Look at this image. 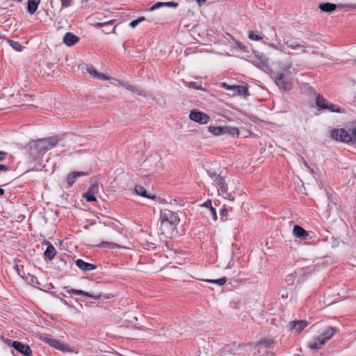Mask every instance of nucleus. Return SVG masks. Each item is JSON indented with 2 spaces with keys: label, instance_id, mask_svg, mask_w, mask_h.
Returning <instances> with one entry per match:
<instances>
[{
  "label": "nucleus",
  "instance_id": "obj_1",
  "mask_svg": "<svg viewBox=\"0 0 356 356\" xmlns=\"http://www.w3.org/2000/svg\"><path fill=\"white\" fill-rule=\"evenodd\" d=\"M60 140V138L57 136L33 140L29 144V152L33 157L38 158L55 147Z\"/></svg>",
  "mask_w": 356,
  "mask_h": 356
},
{
  "label": "nucleus",
  "instance_id": "obj_2",
  "mask_svg": "<svg viewBox=\"0 0 356 356\" xmlns=\"http://www.w3.org/2000/svg\"><path fill=\"white\" fill-rule=\"evenodd\" d=\"M291 65H283L278 70L273 72V77L278 88L289 91L292 88L293 72Z\"/></svg>",
  "mask_w": 356,
  "mask_h": 356
},
{
  "label": "nucleus",
  "instance_id": "obj_3",
  "mask_svg": "<svg viewBox=\"0 0 356 356\" xmlns=\"http://www.w3.org/2000/svg\"><path fill=\"white\" fill-rule=\"evenodd\" d=\"M178 6V3L174 1L169 2H156L153 6H152L146 13V16L140 17L137 19L138 23L147 20L150 22H153L155 24H159L161 21L164 19V15L162 12L158 11L156 13H154L156 10H159L163 7H173L177 8Z\"/></svg>",
  "mask_w": 356,
  "mask_h": 356
},
{
  "label": "nucleus",
  "instance_id": "obj_4",
  "mask_svg": "<svg viewBox=\"0 0 356 356\" xmlns=\"http://www.w3.org/2000/svg\"><path fill=\"white\" fill-rule=\"evenodd\" d=\"M160 231L161 234H165L168 229H172L173 226L179 223V218L175 213L170 210L162 209L160 212Z\"/></svg>",
  "mask_w": 356,
  "mask_h": 356
},
{
  "label": "nucleus",
  "instance_id": "obj_5",
  "mask_svg": "<svg viewBox=\"0 0 356 356\" xmlns=\"http://www.w3.org/2000/svg\"><path fill=\"white\" fill-rule=\"evenodd\" d=\"M214 181L217 186L219 195L232 201L234 200V195L231 193H228V187L225 177L222 175L218 176L216 179H214Z\"/></svg>",
  "mask_w": 356,
  "mask_h": 356
},
{
  "label": "nucleus",
  "instance_id": "obj_6",
  "mask_svg": "<svg viewBox=\"0 0 356 356\" xmlns=\"http://www.w3.org/2000/svg\"><path fill=\"white\" fill-rule=\"evenodd\" d=\"M348 127L346 129H334L331 131V138L335 140L343 143H350L351 138L349 135Z\"/></svg>",
  "mask_w": 356,
  "mask_h": 356
},
{
  "label": "nucleus",
  "instance_id": "obj_7",
  "mask_svg": "<svg viewBox=\"0 0 356 356\" xmlns=\"http://www.w3.org/2000/svg\"><path fill=\"white\" fill-rule=\"evenodd\" d=\"M64 290L67 292L68 293H72L76 296H81L84 297H88L92 298L95 300H99L102 298V293L101 292H87L83 290H77V289H70L69 286L64 287Z\"/></svg>",
  "mask_w": 356,
  "mask_h": 356
},
{
  "label": "nucleus",
  "instance_id": "obj_8",
  "mask_svg": "<svg viewBox=\"0 0 356 356\" xmlns=\"http://www.w3.org/2000/svg\"><path fill=\"white\" fill-rule=\"evenodd\" d=\"M189 118L202 124H205L210 120V117L207 114L200 111H192L190 113Z\"/></svg>",
  "mask_w": 356,
  "mask_h": 356
},
{
  "label": "nucleus",
  "instance_id": "obj_9",
  "mask_svg": "<svg viewBox=\"0 0 356 356\" xmlns=\"http://www.w3.org/2000/svg\"><path fill=\"white\" fill-rule=\"evenodd\" d=\"M44 341L57 350L63 352H72V348L67 344L63 343L59 340L45 338Z\"/></svg>",
  "mask_w": 356,
  "mask_h": 356
},
{
  "label": "nucleus",
  "instance_id": "obj_10",
  "mask_svg": "<svg viewBox=\"0 0 356 356\" xmlns=\"http://www.w3.org/2000/svg\"><path fill=\"white\" fill-rule=\"evenodd\" d=\"M12 347L19 353L24 356H30L32 354V350L29 346L23 343L20 341H13Z\"/></svg>",
  "mask_w": 356,
  "mask_h": 356
},
{
  "label": "nucleus",
  "instance_id": "obj_11",
  "mask_svg": "<svg viewBox=\"0 0 356 356\" xmlns=\"http://www.w3.org/2000/svg\"><path fill=\"white\" fill-rule=\"evenodd\" d=\"M99 184L97 183L92 184L88 188V191L83 194V197L87 202H95L96 195L98 193Z\"/></svg>",
  "mask_w": 356,
  "mask_h": 356
},
{
  "label": "nucleus",
  "instance_id": "obj_12",
  "mask_svg": "<svg viewBox=\"0 0 356 356\" xmlns=\"http://www.w3.org/2000/svg\"><path fill=\"white\" fill-rule=\"evenodd\" d=\"M97 27H104L102 32L105 34H109L114 32L115 26L113 24L112 20L105 22H98L95 24Z\"/></svg>",
  "mask_w": 356,
  "mask_h": 356
},
{
  "label": "nucleus",
  "instance_id": "obj_13",
  "mask_svg": "<svg viewBox=\"0 0 356 356\" xmlns=\"http://www.w3.org/2000/svg\"><path fill=\"white\" fill-rule=\"evenodd\" d=\"M79 38L78 36L75 35L74 33L68 32L65 34L63 36V42L65 45L70 47L75 44Z\"/></svg>",
  "mask_w": 356,
  "mask_h": 356
},
{
  "label": "nucleus",
  "instance_id": "obj_14",
  "mask_svg": "<svg viewBox=\"0 0 356 356\" xmlns=\"http://www.w3.org/2000/svg\"><path fill=\"white\" fill-rule=\"evenodd\" d=\"M76 265L83 271H90L97 268V266L92 264L84 261L82 259L75 261Z\"/></svg>",
  "mask_w": 356,
  "mask_h": 356
},
{
  "label": "nucleus",
  "instance_id": "obj_15",
  "mask_svg": "<svg viewBox=\"0 0 356 356\" xmlns=\"http://www.w3.org/2000/svg\"><path fill=\"white\" fill-rule=\"evenodd\" d=\"M135 193L143 197H146L151 200H155L156 198V196L155 195H150L147 193L146 189L140 185H136L134 188Z\"/></svg>",
  "mask_w": 356,
  "mask_h": 356
},
{
  "label": "nucleus",
  "instance_id": "obj_16",
  "mask_svg": "<svg viewBox=\"0 0 356 356\" xmlns=\"http://www.w3.org/2000/svg\"><path fill=\"white\" fill-rule=\"evenodd\" d=\"M308 325L306 321H294L290 323L291 329L295 330L298 332H300Z\"/></svg>",
  "mask_w": 356,
  "mask_h": 356
},
{
  "label": "nucleus",
  "instance_id": "obj_17",
  "mask_svg": "<svg viewBox=\"0 0 356 356\" xmlns=\"http://www.w3.org/2000/svg\"><path fill=\"white\" fill-rule=\"evenodd\" d=\"M325 342L326 341L322 338V337L319 335L308 343V347L312 350L318 349L325 343Z\"/></svg>",
  "mask_w": 356,
  "mask_h": 356
},
{
  "label": "nucleus",
  "instance_id": "obj_18",
  "mask_svg": "<svg viewBox=\"0 0 356 356\" xmlns=\"http://www.w3.org/2000/svg\"><path fill=\"white\" fill-rule=\"evenodd\" d=\"M293 235L301 239H305L308 236V232L299 225H295L293 229Z\"/></svg>",
  "mask_w": 356,
  "mask_h": 356
},
{
  "label": "nucleus",
  "instance_id": "obj_19",
  "mask_svg": "<svg viewBox=\"0 0 356 356\" xmlns=\"http://www.w3.org/2000/svg\"><path fill=\"white\" fill-rule=\"evenodd\" d=\"M336 332V329L333 327L328 326L325 328L323 332L321 333L320 336L325 341L330 340Z\"/></svg>",
  "mask_w": 356,
  "mask_h": 356
},
{
  "label": "nucleus",
  "instance_id": "obj_20",
  "mask_svg": "<svg viewBox=\"0 0 356 356\" xmlns=\"http://www.w3.org/2000/svg\"><path fill=\"white\" fill-rule=\"evenodd\" d=\"M47 247L44 252V257H47L48 259L51 260L54 258L56 254V250L50 242L47 241Z\"/></svg>",
  "mask_w": 356,
  "mask_h": 356
},
{
  "label": "nucleus",
  "instance_id": "obj_21",
  "mask_svg": "<svg viewBox=\"0 0 356 356\" xmlns=\"http://www.w3.org/2000/svg\"><path fill=\"white\" fill-rule=\"evenodd\" d=\"M318 8L322 12L330 13L336 10L337 6L334 3L328 2L321 3L318 6Z\"/></svg>",
  "mask_w": 356,
  "mask_h": 356
},
{
  "label": "nucleus",
  "instance_id": "obj_22",
  "mask_svg": "<svg viewBox=\"0 0 356 356\" xmlns=\"http://www.w3.org/2000/svg\"><path fill=\"white\" fill-rule=\"evenodd\" d=\"M40 0H28L27 2V12L30 15L34 14L38 10Z\"/></svg>",
  "mask_w": 356,
  "mask_h": 356
},
{
  "label": "nucleus",
  "instance_id": "obj_23",
  "mask_svg": "<svg viewBox=\"0 0 356 356\" xmlns=\"http://www.w3.org/2000/svg\"><path fill=\"white\" fill-rule=\"evenodd\" d=\"M87 71L90 75L98 79L106 80L108 79V77L106 75L98 73L97 70L95 69V67L92 66L88 67Z\"/></svg>",
  "mask_w": 356,
  "mask_h": 356
},
{
  "label": "nucleus",
  "instance_id": "obj_24",
  "mask_svg": "<svg viewBox=\"0 0 356 356\" xmlns=\"http://www.w3.org/2000/svg\"><path fill=\"white\" fill-rule=\"evenodd\" d=\"M97 247L101 248H110V249H114V248H124L123 246L115 243L113 242H108V241H102L99 245H97Z\"/></svg>",
  "mask_w": 356,
  "mask_h": 356
},
{
  "label": "nucleus",
  "instance_id": "obj_25",
  "mask_svg": "<svg viewBox=\"0 0 356 356\" xmlns=\"http://www.w3.org/2000/svg\"><path fill=\"white\" fill-rule=\"evenodd\" d=\"M208 130L214 136H221L225 134V127L209 126Z\"/></svg>",
  "mask_w": 356,
  "mask_h": 356
},
{
  "label": "nucleus",
  "instance_id": "obj_26",
  "mask_svg": "<svg viewBox=\"0 0 356 356\" xmlns=\"http://www.w3.org/2000/svg\"><path fill=\"white\" fill-rule=\"evenodd\" d=\"M349 135L351 138L350 143L356 145V122H353L350 126H348Z\"/></svg>",
  "mask_w": 356,
  "mask_h": 356
},
{
  "label": "nucleus",
  "instance_id": "obj_27",
  "mask_svg": "<svg viewBox=\"0 0 356 356\" xmlns=\"http://www.w3.org/2000/svg\"><path fill=\"white\" fill-rule=\"evenodd\" d=\"M327 100L321 95H318L316 98V106L320 110H324L325 108V104L327 103Z\"/></svg>",
  "mask_w": 356,
  "mask_h": 356
},
{
  "label": "nucleus",
  "instance_id": "obj_28",
  "mask_svg": "<svg viewBox=\"0 0 356 356\" xmlns=\"http://www.w3.org/2000/svg\"><path fill=\"white\" fill-rule=\"evenodd\" d=\"M184 84L188 88H194V89L200 90H205V89L202 87L201 81H200V82L184 81Z\"/></svg>",
  "mask_w": 356,
  "mask_h": 356
},
{
  "label": "nucleus",
  "instance_id": "obj_29",
  "mask_svg": "<svg viewBox=\"0 0 356 356\" xmlns=\"http://www.w3.org/2000/svg\"><path fill=\"white\" fill-rule=\"evenodd\" d=\"M225 134H228L232 136H238L239 130L236 127H225Z\"/></svg>",
  "mask_w": 356,
  "mask_h": 356
},
{
  "label": "nucleus",
  "instance_id": "obj_30",
  "mask_svg": "<svg viewBox=\"0 0 356 356\" xmlns=\"http://www.w3.org/2000/svg\"><path fill=\"white\" fill-rule=\"evenodd\" d=\"M8 43L12 47L13 49L17 51H22L23 49L22 45L17 41H14L10 39H7Z\"/></svg>",
  "mask_w": 356,
  "mask_h": 356
},
{
  "label": "nucleus",
  "instance_id": "obj_31",
  "mask_svg": "<svg viewBox=\"0 0 356 356\" xmlns=\"http://www.w3.org/2000/svg\"><path fill=\"white\" fill-rule=\"evenodd\" d=\"M234 92L238 95H248V89L245 86H236Z\"/></svg>",
  "mask_w": 356,
  "mask_h": 356
},
{
  "label": "nucleus",
  "instance_id": "obj_32",
  "mask_svg": "<svg viewBox=\"0 0 356 356\" xmlns=\"http://www.w3.org/2000/svg\"><path fill=\"white\" fill-rule=\"evenodd\" d=\"M325 109L328 110L330 112L341 113V110L337 105L327 102Z\"/></svg>",
  "mask_w": 356,
  "mask_h": 356
},
{
  "label": "nucleus",
  "instance_id": "obj_33",
  "mask_svg": "<svg viewBox=\"0 0 356 356\" xmlns=\"http://www.w3.org/2000/svg\"><path fill=\"white\" fill-rule=\"evenodd\" d=\"M288 47H291V49H296L297 48H300L301 49V51L302 52H305V46L301 44H299L298 42H286L285 43Z\"/></svg>",
  "mask_w": 356,
  "mask_h": 356
},
{
  "label": "nucleus",
  "instance_id": "obj_34",
  "mask_svg": "<svg viewBox=\"0 0 356 356\" xmlns=\"http://www.w3.org/2000/svg\"><path fill=\"white\" fill-rule=\"evenodd\" d=\"M274 345V341L273 339H266L263 341H261L259 343V347L265 348H272Z\"/></svg>",
  "mask_w": 356,
  "mask_h": 356
},
{
  "label": "nucleus",
  "instance_id": "obj_35",
  "mask_svg": "<svg viewBox=\"0 0 356 356\" xmlns=\"http://www.w3.org/2000/svg\"><path fill=\"white\" fill-rule=\"evenodd\" d=\"M204 281L209 283L218 284L222 286L225 284V282H227V279L226 277H222L217 280H205Z\"/></svg>",
  "mask_w": 356,
  "mask_h": 356
},
{
  "label": "nucleus",
  "instance_id": "obj_36",
  "mask_svg": "<svg viewBox=\"0 0 356 356\" xmlns=\"http://www.w3.org/2000/svg\"><path fill=\"white\" fill-rule=\"evenodd\" d=\"M248 38L252 40L259 41L262 39V37L260 35H258L257 33L250 31L248 33Z\"/></svg>",
  "mask_w": 356,
  "mask_h": 356
},
{
  "label": "nucleus",
  "instance_id": "obj_37",
  "mask_svg": "<svg viewBox=\"0 0 356 356\" xmlns=\"http://www.w3.org/2000/svg\"><path fill=\"white\" fill-rule=\"evenodd\" d=\"M75 181H76V178L74 177V174H72V172L68 174V175L67 177V182L69 186H72L74 184V183L75 182Z\"/></svg>",
  "mask_w": 356,
  "mask_h": 356
},
{
  "label": "nucleus",
  "instance_id": "obj_38",
  "mask_svg": "<svg viewBox=\"0 0 356 356\" xmlns=\"http://www.w3.org/2000/svg\"><path fill=\"white\" fill-rule=\"evenodd\" d=\"M299 162L300 163H302L305 165V167L307 168L312 173H314V170L310 168L309 165L303 157L300 158Z\"/></svg>",
  "mask_w": 356,
  "mask_h": 356
},
{
  "label": "nucleus",
  "instance_id": "obj_39",
  "mask_svg": "<svg viewBox=\"0 0 356 356\" xmlns=\"http://www.w3.org/2000/svg\"><path fill=\"white\" fill-rule=\"evenodd\" d=\"M62 8H68L72 6L73 0H60Z\"/></svg>",
  "mask_w": 356,
  "mask_h": 356
},
{
  "label": "nucleus",
  "instance_id": "obj_40",
  "mask_svg": "<svg viewBox=\"0 0 356 356\" xmlns=\"http://www.w3.org/2000/svg\"><path fill=\"white\" fill-rule=\"evenodd\" d=\"M72 174H74V176L76 179L78 177H82V176H87L89 175L88 172H78V171L72 172Z\"/></svg>",
  "mask_w": 356,
  "mask_h": 356
},
{
  "label": "nucleus",
  "instance_id": "obj_41",
  "mask_svg": "<svg viewBox=\"0 0 356 356\" xmlns=\"http://www.w3.org/2000/svg\"><path fill=\"white\" fill-rule=\"evenodd\" d=\"M221 85H222V88H224L225 89H226L227 90L234 91V90L236 89V86H229L226 83H221Z\"/></svg>",
  "mask_w": 356,
  "mask_h": 356
},
{
  "label": "nucleus",
  "instance_id": "obj_42",
  "mask_svg": "<svg viewBox=\"0 0 356 356\" xmlns=\"http://www.w3.org/2000/svg\"><path fill=\"white\" fill-rule=\"evenodd\" d=\"M207 172L208 175H209L211 178H213V180H214V179H216V177H217L218 176H220V175H221L220 174L218 175L215 171L207 170Z\"/></svg>",
  "mask_w": 356,
  "mask_h": 356
},
{
  "label": "nucleus",
  "instance_id": "obj_43",
  "mask_svg": "<svg viewBox=\"0 0 356 356\" xmlns=\"http://www.w3.org/2000/svg\"><path fill=\"white\" fill-rule=\"evenodd\" d=\"M209 211L211 213L213 220L216 221L217 220V213H216L215 208H213V207H211V209L209 210Z\"/></svg>",
  "mask_w": 356,
  "mask_h": 356
},
{
  "label": "nucleus",
  "instance_id": "obj_44",
  "mask_svg": "<svg viewBox=\"0 0 356 356\" xmlns=\"http://www.w3.org/2000/svg\"><path fill=\"white\" fill-rule=\"evenodd\" d=\"M340 242H341V241L339 238H332V248L338 247Z\"/></svg>",
  "mask_w": 356,
  "mask_h": 356
},
{
  "label": "nucleus",
  "instance_id": "obj_45",
  "mask_svg": "<svg viewBox=\"0 0 356 356\" xmlns=\"http://www.w3.org/2000/svg\"><path fill=\"white\" fill-rule=\"evenodd\" d=\"M202 206L208 208V209L209 210L211 207H212L211 200H207Z\"/></svg>",
  "mask_w": 356,
  "mask_h": 356
},
{
  "label": "nucleus",
  "instance_id": "obj_46",
  "mask_svg": "<svg viewBox=\"0 0 356 356\" xmlns=\"http://www.w3.org/2000/svg\"><path fill=\"white\" fill-rule=\"evenodd\" d=\"M10 170V168L9 166L3 165V164H0V172H1V171L6 172V171H8Z\"/></svg>",
  "mask_w": 356,
  "mask_h": 356
},
{
  "label": "nucleus",
  "instance_id": "obj_47",
  "mask_svg": "<svg viewBox=\"0 0 356 356\" xmlns=\"http://www.w3.org/2000/svg\"><path fill=\"white\" fill-rule=\"evenodd\" d=\"M2 338V340L8 346H12V343H13L14 341L10 339H7V338H4V337H1Z\"/></svg>",
  "mask_w": 356,
  "mask_h": 356
},
{
  "label": "nucleus",
  "instance_id": "obj_48",
  "mask_svg": "<svg viewBox=\"0 0 356 356\" xmlns=\"http://www.w3.org/2000/svg\"><path fill=\"white\" fill-rule=\"evenodd\" d=\"M228 213V211L227 210L226 208L223 207L222 209H220V215L221 216V217H224V216H226Z\"/></svg>",
  "mask_w": 356,
  "mask_h": 356
},
{
  "label": "nucleus",
  "instance_id": "obj_49",
  "mask_svg": "<svg viewBox=\"0 0 356 356\" xmlns=\"http://www.w3.org/2000/svg\"><path fill=\"white\" fill-rule=\"evenodd\" d=\"M7 156V152L3 151H0V161H3L6 159Z\"/></svg>",
  "mask_w": 356,
  "mask_h": 356
},
{
  "label": "nucleus",
  "instance_id": "obj_50",
  "mask_svg": "<svg viewBox=\"0 0 356 356\" xmlns=\"http://www.w3.org/2000/svg\"><path fill=\"white\" fill-rule=\"evenodd\" d=\"M138 21L137 19L133 20L130 22L129 26L131 28H135L138 24Z\"/></svg>",
  "mask_w": 356,
  "mask_h": 356
},
{
  "label": "nucleus",
  "instance_id": "obj_51",
  "mask_svg": "<svg viewBox=\"0 0 356 356\" xmlns=\"http://www.w3.org/2000/svg\"><path fill=\"white\" fill-rule=\"evenodd\" d=\"M14 261H15V266H14V268L15 269V270L17 272L18 275H20V270H19V268L17 264V259H14Z\"/></svg>",
  "mask_w": 356,
  "mask_h": 356
},
{
  "label": "nucleus",
  "instance_id": "obj_52",
  "mask_svg": "<svg viewBox=\"0 0 356 356\" xmlns=\"http://www.w3.org/2000/svg\"><path fill=\"white\" fill-rule=\"evenodd\" d=\"M196 1L198 5L201 6L206 1V0H196Z\"/></svg>",
  "mask_w": 356,
  "mask_h": 356
},
{
  "label": "nucleus",
  "instance_id": "obj_53",
  "mask_svg": "<svg viewBox=\"0 0 356 356\" xmlns=\"http://www.w3.org/2000/svg\"><path fill=\"white\" fill-rule=\"evenodd\" d=\"M60 302H61L62 303H63L64 305H68V306L70 305L68 304V302H67L65 299H63V298H60Z\"/></svg>",
  "mask_w": 356,
  "mask_h": 356
},
{
  "label": "nucleus",
  "instance_id": "obj_54",
  "mask_svg": "<svg viewBox=\"0 0 356 356\" xmlns=\"http://www.w3.org/2000/svg\"><path fill=\"white\" fill-rule=\"evenodd\" d=\"M127 88L129 90H133V86L131 85L127 86Z\"/></svg>",
  "mask_w": 356,
  "mask_h": 356
},
{
  "label": "nucleus",
  "instance_id": "obj_55",
  "mask_svg": "<svg viewBox=\"0 0 356 356\" xmlns=\"http://www.w3.org/2000/svg\"><path fill=\"white\" fill-rule=\"evenodd\" d=\"M5 191L3 189L0 188V195H3L4 194Z\"/></svg>",
  "mask_w": 356,
  "mask_h": 356
},
{
  "label": "nucleus",
  "instance_id": "obj_56",
  "mask_svg": "<svg viewBox=\"0 0 356 356\" xmlns=\"http://www.w3.org/2000/svg\"><path fill=\"white\" fill-rule=\"evenodd\" d=\"M177 201L176 199H174L172 200L171 202H170V204H177Z\"/></svg>",
  "mask_w": 356,
  "mask_h": 356
},
{
  "label": "nucleus",
  "instance_id": "obj_57",
  "mask_svg": "<svg viewBox=\"0 0 356 356\" xmlns=\"http://www.w3.org/2000/svg\"><path fill=\"white\" fill-rule=\"evenodd\" d=\"M272 31H273L274 34L276 35V33H275V29L273 27L272 28Z\"/></svg>",
  "mask_w": 356,
  "mask_h": 356
},
{
  "label": "nucleus",
  "instance_id": "obj_58",
  "mask_svg": "<svg viewBox=\"0 0 356 356\" xmlns=\"http://www.w3.org/2000/svg\"><path fill=\"white\" fill-rule=\"evenodd\" d=\"M16 1H18V2H21V1H22L23 0H16Z\"/></svg>",
  "mask_w": 356,
  "mask_h": 356
},
{
  "label": "nucleus",
  "instance_id": "obj_59",
  "mask_svg": "<svg viewBox=\"0 0 356 356\" xmlns=\"http://www.w3.org/2000/svg\"><path fill=\"white\" fill-rule=\"evenodd\" d=\"M238 47H239L240 48H241V44H240V43H238Z\"/></svg>",
  "mask_w": 356,
  "mask_h": 356
}]
</instances>
